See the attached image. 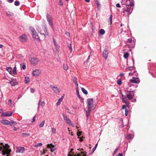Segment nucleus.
Masks as SVG:
<instances>
[{"label": "nucleus", "mask_w": 156, "mask_h": 156, "mask_svg": "<svg viewBox=\"0 0 156 156\" xmlns=\"http://www.w3.org/2000/svg\"><path fill=\"white\" fill-rule=\"evenodd\" d=\"M0 151H2V154L3 155H6V156H9L11 150L9 149V146L7 144L4 145L2 143H0Z\"/></svg>", "instance_id": "obj_1"}, {"label": "nucleus", "mask_w": 156, "mask_h": 156, "mask_svg": "<svg viewBox=\"0 0 156 156\" xmlns=\"http://www.w3.org/2000/svg\"><path fill=\"white\" fill-rule=\"evenodd\" d=\"M87 107L90 110H94L96 107V105L94 104V100L92 98H88L87 100Z\"/></svg>", "instance_id": "obj_2"}, {"label": "nucleus", "mask_w": 156, "mask_h": 156, "mask_svg": "<svg viewBox=\"0 0 156 156\" xmlns=\"http://www.w3.org/2000/svg\"><path fill=\"white\" fill-rule=\"evenodd\" d=\"M133 8L131 7L126 6L124 10L122 12V13L124 15H129L132 12Z\"/></svg>", "instance_id": "obj_3"}, {"label": "nucleus", "mask_w": 156, "mask_h": 156, "mask_svg": "<svg viewBox=\"0 0 156 156\" xmlns=\"http://www.w3.org/2000/svg\"><path fill=\"white\" fill-rule=\"evenodd\" d=\"M122 4L126 6L131 7L134 5L133 0H122Z\"/></svg>", "instance_id": "obj_4"}, {"label": "nucleus", "mask_w": 156, "mask_h": 156, "mask_svg": "<svg viewBox=\"0 0 156 156\" xmlns=\"http://www.w3.org/2000/svg\"><path fill=\"white\" fill-rule=\"evenodd\" d=\"M30 29L31 32V34L33 37V38L34 39H36L37 40H39V37L37 34V33L35 31L34 28L32 27H30Z\"/></svg>", "instance_id": "obj_5"}, {"label": "nucleus", "mask_w": 156, "mask_h": 156, "mask_svg": "<svg viewBox=\"0 0 156 156\" xmlns=\"http://www.w3.org/2000/svg\"><path fill=\"white\" fill-rule=\"evenodd\" d=\"M46 18L49 24L51 27H53V18L50 15L47 14L46 15Z\"/></svg>", "instance_id": "obj_6"}, {"label": "nucleus", "mask_w": 156, "mask_h": 156, "mask_svg": "<svg viewBox=\"0 0 156 156\" xmlns=\"http://www.w3.org/2000/svg\"><path fill=\"white\" fill-rule=\"evenodd\" d=\"M1 123L4 125L12 126L15 122L14 121H10L5 119H2L0 121Z\"/></svg>", "instance_id": "obj_7"}, {"label": "nucleus", "mask_w": 156, "mask_h": 156, "mask_svg": "<svg viewBox=\"0 0 156 156\" xmlns=\"http://www.w3.org/2000/svg\"><path fill=\"white\" fill-rule=\"evenodd\" d=\"M126 92V96L127 98L129 100L133 99L134 96L133 92L130 90H127Z\"/></svg>", "instance_id": "obj_8"}, {"label": "nucleus", "mask_w": 156, "mask_h": 156, "mask_svg": "<svg viewBox=\"0 0 156 156\" xmlns=\"http://www.w3.org/2000/svg\"><path fill=\"white\" fill-rule=\"evenodd\" d=\"M30 61L31 64L33 66H35L38 64L39 62V59L36 58H31Z\"/></svg>", "instance_id": "obj_9"}, {"label": "nucleus", "mask_w": 156, "mask_h": 156, "mask_svg": "<svg viewBox=\"0 0 156 156\" xmlns=\"http://www.w3.org/2000/svg\"><path fill=\"white\" fill-rule=\"evenodd\" d=\"M62 115L64 119L66 121V122L67 124L70 126L73 127V125L71 123V121L68 118L66 115L64 114H62Z\"/></svg>", "instance_id": "obj_10"}, {"label": "nucleus", "mask_w": 156, "mask_h": 156, "mask_svg": "<svg viewBox=\"0 0 156 156\" xmlns=\"http://www.w3.org/2000/svg\"><path fill=\"white\" fill-rule=\"evenodd\" d=\"M41 73V71L39 69H35L32 72V74L34 76H39Z\"/></svg>", "instance_id": "obj_11"}, {"label": "nucleus", "mask_w": 156, "mask_h": 156, "mask_svg": "<svg viewBox=\"0 0 156 156\" xmlns=\"http://www.w3.org/2000/svg\"><path fill=\"white\" fill-rule=\"evenodd\" d=\"M12 114L11 112H2L1 116L7 117L11 116Z\"/></svg>", "instance_id": "obj_12"}, {"label": "nucleus", "mask_w": 156, "mask_h": 156, "mask_svg": "<svg viewBox=\"0 0 156 156\" xmlns=\"http://www.w3.org/2000/svg\"><path fill=\"white\" fill-rule=\"evenodd\" d=\"M108 55V50L107 48H105L103 52V56L106 60Z\"/></svg>", "instance_id": "obj_13"}, {"label": "nucleus", "mask_w": 156, "mask_h": 156, "mask_svg": "<svg viewBox=\"0 0 156 156\" xmlns=\"http://www.w3.org/2000/svg\"><path fill=\"white\" fill-rule=\"evenodd\" d=\"M19 39L22 42H25L27 40V37L25 34H23L20 37Z\"/></svg>", "instance_id": "obj_14"}, {"label": "nucleus", "mask_w": 156, "mask_h": 156, "mask_svg": "<svg viewBox=\"0 0 156 156\" xmlns=\"http://www.w3.org/2000/svg\"><path fill=\"white\" fill-rule=\"evenodd\" d=\"M130 81L133 83H138L140 82V80L138 78H133L130 80Z\"/></svg>", "instance_id": "obj_15"}, {"label": "nucleus", "mask_w": 156, "mask_h": 156, "mask_svg": "<svg viewBox=\"0 0 156 156\" xmlns=\"http://www.w3.org/2000/svg\"><path fill=\"white\" fill-rule=\"evenodd\" d=\"M50 87L51 88L52 90L55 93L58 94L60 92V90L57 87H53L51 85L50 86Z\"/></svg>", "instance_id": "obj_16"}, {"label": "nucleus", "mask_w": 156, "mask_h": 156, "mask_svg": "<svg viewBox=\"0 0 156 156\" xmlns=\"http://www.w3.org/2000/svg\"><path fill=\"white\" fill-rule=\"evenodd\" d=\"M24 147H20L17 148L16 152V153H23L24 152Z\"/></svg>", "instance_id": "obj_17"}, {"label": "nucleus", "mask_w": 156, "mask_h": 156, "mask_svg": "<svg viewBox=\"0 0 156 156\" xmlns=\"http://www.w3.org/2000/svg\"><path fill=\"white\" fill-rule=\"evenodd\" d=\"M9 83L12 86H14L17 84V82L16 79H13Z\"/></svg>", "instance_id": "obj_18"}, {"label": "nucleus", "mask_w": 156, "mask_h": 156, "mask_svg": "<svg viewBox=\"0 0 156 156\" xmlns=\"http://www.w3.org/2000/svg\"><path fill=\"white\" fill-rule=\"evenodd\" d=\"M122 102L126 104H127L128 101H127V98L123 94H122Z\"/></svg>", "instance_id": "obj_19"}, {"label": "nucleus", "mask_w": 156, "mask_h": 156, "mask_svg": "<svg viewBox=\"0 0 156 156\" xmlns=\"http://www.w3.org/2000/svg\"><path fill=\"white\" fill-rule=\"evenodd\" d=\"M63 98V96H62V97L58 99V101L56 103V105H59L60 104L61 102L62 101Z\"/></svg>", "instance_id": "obj_20"}, {"label": "nucleus", "mask_w": 156, "mask_h": 156, "mask_svg": "<svg viewBox=\"0 0 156 156\" xmlns=\"http://www.w3.org/2000/svg\"><path fill=\"white\" fill-rule=\"evenodd\" d=\"M105 30L104 29H101L100 30L99 33L98 34L99 35H103L105 34Z\"/></svg>", "instance_id": "obj_21"}, {"label": "nucleus", "mask_w": 156, "mask_h": 156, "mask_svg": "<svg viewBox=\"0 0 156 156\" xmlns=\"http://www.w3.org/2000/svg\"><path fill=\"white\" fill-rule=\"evenodd\" d=\"M63 69L65 70H67L69 69V67L66 64H64L63 65Z\"/></svg>", "instance_id": "obj_22"}, {"label": "nucleus", "mask_w": 156, "mask_h": 156, "mask_svg": "<svg viewBox=\"0 0 156 156\" xmlns=\"http://www.w3.org/2000/svg\"><path fill=\"white\" fill-rule=\"evenodd\" d=\"M6 69L10 74H12V69L10 67L6 68Z\"/></svg>", "instance_id": "obj_23"}, {"label": "nucleus", "mask_w": 156, "mask_h": 156, "mask_svg": "<svg viewBox=\"0 0 156 156\" xmlns=\"http://www.w3.org/2000/svg\"><path fill=\"white\" fill-rule=\"evenodd\" d=\"M45 120L43 121L39 125V126L40 128H42V127L44 124L45 123Z\"/></svg>", "instance_id": "obj_24"}, {"label": "nucleus", "mask_w": 156, "mask_h": 156, "mask_svg": "<svg viewBox=\"0 0 156 156\" xmlns=\"http://www.w3.org/2000/svg\"><path fill=\"white\" fill-rule=\"evenodd\" d=\"M6 14L8 16H11L13 15V13L10 11L7 12L6 13Z\"/></svg>", "instance_id": "obj_25"}, {"label": "nucleus", "mask_w": 156, "mask_h": 156, "mask_svg": "<svg viewBox=\"0 0 156 156\" xmlns=\"http://www.w3.org/2000/svg\"><path fill=\"white\" fill-rule=\"evenodd\" d=\"M30 80L29 77H26L25 78V82L27 84L28 83L30 82Z\"/></svg>", "instance_id": "obj_26"}, {"label": "nucleus", "mask_w": 156, "mask_h": 156, "mask_svg": "<svg viewBox=\"0 0 156 156\" xmlns=\"http://www.w3.org/2000/svg\"><path fill=\"white\" fill-rule=\"evenodd\" d=\"M82 91L85 94L87 95L88 94V92L84 88L82 87L81 88Z\"/></svg>", "instance_id": "obj_27"}, {"label": "nucleus", "mask_w": 156, "mask_h": 156, "mask_svg": "<svg viewBox=\"0 0 156 156\" xmlns=\"http://www.w3.org/2000/svg\"><path fill=\"white\" fill-rule=\"evenodd\" d=\"M129 55V53L128 52H124L123 57L125 58H127Z\"/></svg>", "instance_id": "obj_28"}, {"label": "nucleus", "mask_w": 156, "mask_h": 156, "mask_svg": "<svg viewBox=\"0 0 156 156\" xmlns=\"http://www.w3.org/2000/svg\"><path fill=\"white\" fill-rule=\"evenodd\" d=\"M92 110L91 109L89 110L88 109V111H86V116L87 117L89 115L90 113Z\"/></svg>", "instance_id": "obj_29"}, {"label": "nucleus", "mask_w": 156, "mask_h": 156, "mask_svg": "<svg viewBox=\"0 0 156 156\" xmlns=\"http://www.w3.org/2000/svg\"><path fill=\"white\" fill-rule=\"evenodd\" d=\"M86 154H85L84 152H82L81 153V154H78L76 156H86Z\"/></svg>", "instance_id": "obj_30"}, {"label": "nucleus", "mask_w": 156, "mask_h": 156, "mask_svg": "<svg viewBox=\"0 0 156 156\" xmlns=\"http://www.w3.org/2000/svg\"><path fill=\"white\" fill-rule=\"evenodd\" d=\"M50 151L51 152H53L55 151V148L54 145L52 144V145L51 146Z\"/></svg>", "instance_id": "obj_31"}, {"label": "nucleus", "mask_w": 156, "mask_h": 156, "mask_svg": "<svg viewBox=\"0 0 156 156\" xmlns=\"http://www.w3.org/2000/svg\"><path fill=\"white\" fill-rule=\"evenodd\" d=\"M21 68L22 69H25L26 68V66L25 63H23L21 65Z\"/></svg>", "instance_id": "obj_32"}, {"label": "nucleus", "mask_w": 156, "mask_h": 156, "mask_svg": "<svg viewBox=\"0 0 156 156\" xmlns=\"http://www.w3.org/2000/svg\"><path fill=\"white\" fill-rule=\"evenodd\" d=\"M16 66H15L13 68V70H12V73L14 74H16Z\"/></svg>", "instance_id": "obj_33"}, {"label": "nucleus", "mask_w": 156, "mask_h": 156, "mask_svg": "<svg viewBox=\"0 0 156 156\" xmlns=\"http://www.w3.org/2000/svg\"><path fill=\"white\" fill-rule=\"evenodd\" d=\"M54 44V45L55 47V48L56 49V51H57L58 52L59 50V48L57 45V43H56L55 44Z\"/></svg>", "instance_id": "obj_34"}, {"label": "nucleus", "mask_w": 156, "mask_h": 156, "mask_svg": "<svg viewBox=\"0 0 156 156\" xmlns=\"http://www.w3.org/2000/svg\"><path fill=\"white\" fill-rule=\"evenodd\" d=\"M76 93L77 95V96L79 98H81V97H80V95L79 94V91L78 89H76Z\"/></svg>", "instance_id": "obj_35"}, {"label": "nucleus", "mask_w": 156, "mask_h": 156, "mask_svg": "<svg viewBox=\"0 0 156 156\" xmlns=\"http://www.w3.org/2000/svg\"><path fill=\"white\" fill-rule=\"evenodd\" d=\"M22 134L24 137H28L30 135V134L29 133H23Z\"/></svg>", "instance_id": "obj_36"}, {"label": "nucleus", "mask_w": 156, "mask_h": 156, "mask_svg": "<svg viewBox=\"0 0 156 156\" xmlns=\"http://www.w3.org/2000/svg\"><path fill=\"white\" fill-rule=\"evenodd\" d=\"M112 15H110V17L109 18V20L110 21V25H111L112 24Z\"/></svg>", "instance_id": "obj_37"}, {"label": "nucleus", "mask_w": 156, "mask_h": 156, "mask_svg": "<svg viewBox=\"0 0 156 156\" xmlns=\"http://www.w3.org/2000/svg\"><path fill=\"white\" fill-rule=\"evenodd\" d=\"M133 138L132 136L130 134H128L127 138L128 139H132Z\"/></svg>", "instance_id": "obj_38"}, {"label": "nucleus", "mask_w": 156, "mask_h": 156, "mask_svg": "<svg viewBox=\"0 0 156 156\" xmlns=\"http://www.w3.org/2000/svg\"><path fill=\"white\" fill-rule=\"evenodd\" d=\"M73 81L74 82L75 84L77 83V79L75 77H74L73 78Z\"/></svg>", "instance_id": "obj_39"}, {"label": "nucleus", "mask_w": 156, "mask_h": 156, "mask_svg": "<svg viewBox=\"0 0 156 156\" xmlns=\"http://www.w3.org/2000/svg\"><path fill=\"white\" fill-rule=\"evenodd\" d=\"M56 129L54 128L53 127L51 128V132L52 133H54V134L56 133Z\"/></svg>", "instance_id": "obj_40"}, {"label": "nucleus", "mask_w": 156, "mask_h": 156, "mask_svg": "<svg viewBox=\"0 0 156 156\" xmlns=\"http://www.w3.org/2000/svg\"><path fill=\"white\" fill-rule=\"evenodd\" d=\"M42 144L41 143H39L37 145H35L34 147H38L41 146H42Z\"/></svg>", "instance_id": "obj_41"}, {"label": "nucleus", "mask_w": 156, "mask_h": 156, "mask_svg": "<svg viewBox=\"0 0 156 156\" xmlns=\"http://www.w3.org/2000/svg\"><path fill=\"white\" fill-rule=\"evenodd\" d=\"M125 115L126 116L128 115V110L127 108H125Z\"/></svg>", "instance_id": "obj_42"}, {"label": "nucleus", "mask_w": 156, "mask_h": 156, "mask_svg": "<svg viewBox=\"0 0 156 156\" xmlns=\"http://www.w3.org/2000/svg\"><path fill=\"white\" fill-rule=\"evenodd\" d=\"M122 82L121 80H118L117 81L118 84L120 85L122 84Z\"/></svg>", "instance_id": "obj_43"}, {"label": "nucleus", "mask_w": 156, "mask_h": 156, "mask_svg": "<svg viewBox=\"0 0 156 156\" xmlns=\"http://www.w3.org/2000/svg\"><path fill=\"white\" fill-rule=\"evenodd\" d=\"M98 146V144H96L95 146V147L93 148V151L92 152V153H93L94 152V151L96 149V148H97Z\"/></svg>", "instance_id": "obj_44"}, {"label": "nucleus", "mask_w": 156, "mask_h": 156, "mask_svg": "<svg viewBox=\"0 0 156 156\" xmlns=\"http://www.w3.org/2000/svg\"><path fill=\"white\" fill-rule=\"evenodd\" d=\"M14 4L16 6H18L20 4V2L18 1H15L14 2Z\"/></svg>", "instance_id": "obj_45"}, {"label": "nucleus", "mask_w": 156, "mask_h": 156, "mask_svg": "<svg viewBox=\"0 0 156 156\" xmlns=\"http://www.w3.org/2000/svg\"><path fill=\"white\" fill-rule=\"evenodd\" d=\"M133 69V68L132 67H129L127 68V69L129 71L132 70Z\"/></svg>", "instance_id": "obj_46"}, {"label": "nucleus", "mask_w": 156, "mask_h": 156, "mask_svg": "<svg viewBox=\"0 0 156 156\" xmlns=\"http://www.w3.org/2000/svg\"><path fill=\"white\" fill-rule=\"evenodd\" d=\"M30 91L32 93H33L35 91V90L34 88H30Z\"/></svg>", "instance_id": "obj_47"}, {"label": "nucleus", "mask_w": 156, "mask_h": 156, "mask_svg": "<svg viewBox=\"0 0 156 156\" xmlns=\"http://www.w3.org/2000/svg\"><path fill=\"white\" fill-rule=\"evenodd\" d=\"M41 105L42 107H43L45 105V103L44 101H43L41 102Z\"/></svg>", "instance_id": "obj_48"}, {"label": "nucleus", "mask_w": 156, "mask_h": 156, "mask_svg": "<svg viewBox=\"0 0 156 156\" xmlns=\"http://www.w3.org/2000/svg\"><path fill=\"white\" fill-rule=\"evenodd\" d=\"M127 42L129 43H132V41L131 39H129L128 40H127Z\"/></svg>", "instance_id": "obj_49"}, {"label": "nucleus", "mask_w": 156, "mask_h": 156, "mask_svg": "<svg viewBox=\"0 0 156 156\" xmlns=\"http://www.w3.org/2000/svg\"><path fill=\"white\" fill-rule=\"evenodd\" d=\"M58 4L60 5H63V3L61 1V0H59V2H58Z\"/></svg>", "instance_id": "obj_50"}, {"label": "nucleus", "mask_w": 156, "mask_h": 156, "mask_svg": "<svg viewBox=\"0 0 156 156\" xmlns=\"http://www.w3.org/2000/svg\"><path fill=\"white\" fill-rule=\"evenodd\" d=\"M52 145V144H48L47 145V147L48 148H51V146Z\"/></svg>", "instance_id": "obj_51"}, {"label": "nucleus", "mask_w": 156, "mask_h": 156, "mask_svg": "<svg viewBox=\"0 0 156 156\" xmlns=\"http://www.w3.org/2000/svg\"><path fill=\"white\" fill-rule=\"evenodd\" d=\"M82 133V132L79 131L78 132H77V135L78 136H80L81 135V133Z\"/></svg>", "instance_id": "obj_52"}, {"label": "nucleus", "mask_w": 156, "mask_h": 156, "mask_svg": "<svg viewBox=\"0 0 156 156\" xmlns=\"http://www.w3.org/2000/svg\"><path fill=\"white\" fill-rule=\"evenodd\" d=\"M9 104L11 105L12 104V100L11 99H9L8 101Z\"/></svg>", "instance_id": "obj_53"}, {"label": "nucleus", "mask_w": 156, "mask_h": 156, "mask_svg": "<svg viewBox=\"0 0 156 156\" xmlns=\"http://www.w3.org/2000/svg\"><path fill=\"white\" fill-rule=\"evenodd\" d=\"M44 32H45V34H44V36L45 37V34L47 35H48V31L47 30H44Z\"/></svg>", "instance_id": "obj_54"}, {"label": "nucleus", "mask_w": 156, "mask_h": 156, "mask_svg": "<svg viewBox=\"0 0 156 156\" xmlns=\"http://www.w3.org/2000/svg\"><path fill=\"white\" fill-rule=\"evenodd\" d=\"M69 48L70 50V52H71L72 50V48L71 44H70V46L69 47Z\"/></svg>", "instance_id": "obj_55"}, {"label": "nucleus", "mask_w": 156, "mask_h": 156, "mask_svg": "<svg viewBox=\"0 0 156 156\" xmlns=\"http://www.w3.org/2000/svg\"><path fill=\"white\" fill-rule=\"evenodd\" d=\"M116 6L118 8H120L121 7L119 3H117L116 4Z\"/></svg>", "instance_id": "obj_56"}, {"label": "nucleus", "mask_w": 156, "mask_h": 156, "mask_svg": "<svg viewBox=\"0 0 156 156\" xmlns=\"http://www.w3.org/2000/svg\"><path fill=\"white\" fill-rule=\"evenodd\" d=\"M118 148H116V149H115V151H114V154H115L117 153V151H118Z\"/></svg>", "instance_id": "obj_57"}, {"label": "nucleus", "mask_w": 156, "mask_h": 156, "mask_svg": "<svg viewBox=\"0 0 156 156\" xmlns=\"http://www.w3.org/2000/svg\"><path fill=\"white\" fill-rule=\"evenodd\" d=\"M32 120H33V121H31V122H33L35 121V116H34L33 117Z\"/></svg>", "instance_id": "obj_58"}, {"label": "nucleus", "mask_w": 156, "mask_h": 156, "mask_svg": "<svg viewBox=\"0 0 156 156\" xmlns=\"http://www.w3.org/2000/svg\"><path fill=\"white\" fill-rule=\"evenodd\" d=\"M66 34L67 36H69L70 35L68 31H66Z\"/></svg>", "instance_id": "obj_59"}, {"label": "nucleus", "mask_w": 156, "mask_h": 156, "mask_svg": "<svg viewBox=\"0 0 156 156\" xmlns=\"http://www.w3.org/2000/svg\"><path fill=\"white\" fill-rule=\"evenodd\" d=\"M96 4H97V5L99 7L100 6V4L99 3V2L98 1L96 3Z\"/></svg>", "instance_id": "obj_60"}, {"label": "nucleus", "mask_w": 156, "mask_h": 156, "mask_svg": "<svg viewBox=\"0 0 156 156\" xmlns=\"http://www.w3.org/2000/svg\"><path fill=\"white\" fill-rule=\"evenodd\" d=\"M133 75V73L132 72H130L129 74V76H132V75Z\"/></svg>", "instance_id": "obj_61"}, {"label": "nucleus", "mask_w": 156, "mask_h": 156, "mask_svg": "<svg viewBox=\"0 0 156 156\" xmlns=\"http://www.w3.org/2000/svg\"><path fill=\"white\" fill-rule=\"evenodd\" d=\"M75 84L76 85V89H78V84L77 83H75Z\"/></svg>", "instance_id": "obj_62"}, {"label": "nucleus", "mask_w": 156, "mask_h": 156, "mask_svg": "<svg viewBox=\"0 0 156 156\" xmlns=\"http://www.w3.org/2000/svg\"><path fill=\"white\" fill-rule=\"evenodd\" d=\"M126 108V106L125 105H123L122 106V109H124L125 108Z\"/></svg>", "instance_id": "obj_63"}, {"label": "nucleus", "mask_w": 156, "mask_h": 156, "mask_svg": "<svg viewBox=\"0 0 156 156\" xmlns=\"http://www.w3.org/2000/svg\"><path fill=\"white\" fill-rule=\"evenodd\" d=\"M124 73H120L119 74V76H123L124 75Z\"/></svg>", "instance_id": "obj_64"}]
</instances>
